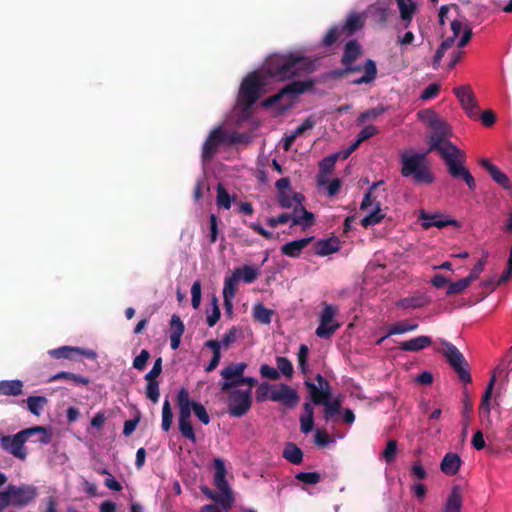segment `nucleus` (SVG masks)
<instances>
[{
	"instance_id": "obj_1",
	"label": "nucleus",
	"mask_w": 512,
	"mask_h": 512,
	"mask_svg": "<svg viewBox=\"0 0 512 512\" xmlns=\"http://www.w3.org/2000/svg\"><path fill=\"white\" fill-rule=\"evenodd\" d=\"M431 129L433 134L429 138L428 152L436 151L444 160L449 175L454 179H461L468 186L469 190L476 189V182L469 171L465 167L466 154L452 142L447 140L450 135V127L447 122L440 118H433Z\"/></svg>"
},
{
	"instance_id": "obj_2",
	"label": "nucleus",
	"mask_w": 512,
	"mask_h": 512,
	"mask_svg": "<svg viewBox=\"0 0 512 512\" xmlns=\"http://www.w3.org/2000/svg\"><path fill=\"white\" fill-rule=\"evenodd\" d=\"M314 70V63L303 56L271 55L265 63V72L271 78L285 81Z\"/></svg>"
},
{
	"instance_id": "obj_3",
	"label": "nucleus",
	"mask_w": 512,
	"mask_h": 512,
	"mask_svg": "<svg viewBox=\"0 0 512 512\" xmlns=\"http://www.w3.org/2000/svg\"><path fill=\"white\" fill-rule=\"evenodd\" d=\"M427 153L429 152L402 153L400 156L401 175L405 178H411L418 185L432 184L435 177L427 160Z\"/></svg>"
},
{
	"instance_id": "obj_4",
	"label": "nucleus",
	"mask_w": 512,
	"mask_h": 512,
	"mask_svg": "<svg viewBox=\"0 0 512 512\" xmlns=\"http://www.w3.org/2000/svg\"><path fill=\"white\" fill-rule=\"evenodd\" d=\"M38 435V442L48 444L51 441V433L43 426H35L24 429L13 436H2L1 446L14 457L24 460L27 451L24 447L25 442L32 436Z\"/></svg>"
},
{
	"instance_id": "obj_5",
	"label": "nucleus",
	"mask_w": 512,
	"mask_h": 512,
	"mask_svg": "<svg viewBox=\"0 0 512 512\" xmlns=\"http://www.w3.org/2000/svg\"><path fill=\"white\" fill-rule=\"evenodd\" d=\"M315 81L307 79L303 81H293L278 91L273 96L268 97L262 102L263 107L279 106L280 111L284 112L290 109L299 95L311 90Z\"/></svg>"
},
{
	"instance_id": "obj_6",
	"label": "nucleus",
	"mask_w": 512,
	"mask_h": 512,
	"mask_svg": "<svg viewBox=\"0 0 512 512\" xmlns=\"http://www.w3.org/2000/svg\"><path fill=\"white\" fill-rule=\"evenodd\" d=\"M37 489L33 485L20 486L10 484L6 491L0 493V512L8 506L24 507L37 496Z\"/></svg>"
},
{
	"instance_id": "obj_7",
	"label": "nucleus",
	"mask_w": 512,
	"mask_h": 512,
	"mask_svg": "<svg viewBox=\"0 0 512 512\" xmlns=\"http://www.w3.org/2000/svg\"><path fill=\"white\" fill-rule=\"evenodd\" d=\"M243 135L233 132L228 134L221 126L211 130L202 147V159L210 161L222 145H232L242 141Z\"/></svg>"
},
{
	"instance_id": "obj_8",
	"label": "nucleus",
	"mask_w": 512,
	"mask_h": 512,
	"mask_svg": "<svg viewBox=\"0 0 512 512\" xmlns=\"http://www.w3.org/2000/svg\"><path fill=\"white\" fill-rule=\"evenodd\" d=\"M198 402L190 399L187 389L181 388L177 394V406L179 408V431L181 435L192 441H196V436L190 421L191 412L194 410L195 404Z\"/></svg>"
},
{
	"instance_id": "obj_9",
	"label": "nucleus",
	"mask_w": 512,
	"mask_h": 512,
	"mask_svg": "<svg viewBox=\"0 0 512 512\" xmlns=\"http://www.w3.org/2000/svg\"><path fill=\"white\" fill-rule=\"evenodd\" d=\"M441 344L443 348L439 350V352L446 358L448 364L458 375L459 380L464 384L471 383L472 377L469 370V364L464 355L454 344L446 340H441Z\"/></svg>"
},
{
	"instance_id": "obj_10",
	"label": "nucleus",
	"mask_w": 512,
	"mask_h": 512,
	"mask_svg": "<svg viewBox=\"0 0 512 512\" xmlns=\"http://www.w3.org/2000/svg\"><path fill=\"white\" fill-rule=\"evenodd\" d=\"M226 404L228 412L232 417H242L252 406V395L250 389L241 390L233 388L228 390Z\"/></svg>"
},
{
	"instance_id": "obj_11",
	"label": "nucleus",
	"mask_w": 512,
	"mask_h": 512,
	"mask_svg": "<svg viewBox=\"0 0 512 512\" xmlns=\"http://www.w3.org/2000/svg\"><path fill=\"white\" fill-rule=\"evenodd\" d=\"M363 70V75L355 80H353L351 83L354 85H361V84H370L372 83L376 77H377V66L376 62L372 59H367L363 66L361 65H355L347 64L344 65L342 69L334 71V75L337 77H345L349 74L360 72Z\"/></svg>"
},
{
	"instance_id": "obj_12",
	"label": "nucleus",
	"mask_w": 512,
	"mask_h": 512,
	"mask_svg": "<svg viewBox=\"0 0 512 512\" xmlns=\"http://www.w3.org/2000/svg\"><path fill=\"white\" fill-rule=\"evenodd\" d=\"M263 82L256 73L249 74L241 83L239 98L244 107L250 108L260 97Z\"/></svg>"
},
{
	"instance_id": "obj_13",
	"label": "nucleus",
	"mask_w": 512,
	"mask_h": 512,
	"mask_svg": "<svg viewBox=\"0 0 512 512\" xmlns=\"http://www.w3.org/2000/svg\"><path fill=\"white\" fill-rule=\"evenodd\" d=\"M338 312V308L328 303H323V311L320 316V324L315 333L318 337L329 339L335 331L340 327V324L334 322V317Z\"/></svg>"
},
{
	"instance_id": "obj_14",
	"label": "nucleus",
	"mask_w": 512,
	"mask_h": 512,
	"mask_svg": "<svg viewBox=\"0 0 512 512\" xmlns=\"http://www.w3.org/2000/svg\"><path fill=\"white\" fill-rule=\"evenodd\" d=\"M315 380L317 384L308 380L304 383L309 392L310 400L314 405L325 404L328 398H332L331 385L321 374H317Z\"/></svg>"
},
{
	"instance_id": "obj_15",
	"label": "nucleus",
	"mask_w": 512,
	"mask_h": 512,
	"mask_svg": "<svg viewBox=\"0 0 512 512\" xmlns=\"http://www.w3.org/2000/svg\"><path fill=\"white\" fill-rule=\"evenodd\" d=\"M455 96L459 100L462 108L465 110L468 117L472 119L478 118V102L469 85H463L454 88Z\"/></svg>"
},
{
	"instance_id": "obj_16",
	"label": "nucleus",
	"mask_w": 512,
	"mask_h": 512,
	"mask_svg": "<svg viewBox=\"0 0 512 512\" xmlns=\"http://www.w3.org/2000/svg\"><path fill=\"white\" fill-rule=\"evenodd\" d=\"M269 398L281 402L287 408H294L299 402V395L287 384H280L279 389L271 391Z\"/></svg>"
},
{
	"instance_id": "obj_17",
	"label": "nucleus",
	"mask_w": 512,
	"mask_h": 512,
	"mask_svg": "<svg viewBox=\"0 0 512 512\" xmlns=\"http://www.w3.org/2000/svg\"><path fill=\"white\" fill-rule=\"evenodd\" d=\"M480 166L485 169L490 177L503 189H510L511 182L508 176L503 173L496 165L490 162L489 159L483 158L479 161Z\"/></svg>"
},
{
	"instance_id": "obj_18",
	"label": "nucleus",
	"mask_w": 512,
	"mask_h": 512,
	"mask_svg": "<svg viewBox=\"0 0 512 512\" xmlns=\"http://www.w3.org/2000/svg\"><path fill=\"white\" fill-rule=\"evenodd\" d=\"M48 354L55 359H69L74 360L77 358V356L80 355H87L91 356L94 355L93 352L86 353L84 350L78 347H71V346H62L56 349H51L48 351Z\"/></svg>"
},
{
	"instance_id": "obj_19",
	"label": "nucleus",
	"mask_w": 512,
	"mask_h": 512,
	"mask_svg": "<svg viewBox=\"0 0 512 512\" xmlns=\"http://www.w3.org/2000/svg\"><path fill=\"white\" fill-rule=\"evenodd\" d=\"M313 240L314 237L311 236L288 242L281 247V253L287 257L297 258Z\"/></svg>"
},
{
	"instance_id": "obj_20",
	"label": "nucleus",
	"mask_w": 512,
	"mask_h": 512,
	"mask_svg": "<svg viewBox=\"0 0 512 512\" xmlns=\"http://www.w3.org/2000/svg\"><path fill=\"white\" fill-rule=\"evenodd\" d=\"M184 331L185 326L181 318L176 314L172 315L170 320V346L173 350L179 348Z\"/></svg>"
},
{
	"instance_id": "obj_21",
	"label": "nucleus",
	"mask_w": 512,
	"mask_h": 512,
	"mask_svg": "<svg viewBox=\"0 0 512 512\" xmlns=\"http://www.w3.org/2000/svg\"><path fill=\"white\" fill-rule=\"evenodd\" d=\"M246 368L247 364L244 362L230 363L221 370L220 375L224 379L223 382H238L243 377Z\"/></svg>"
},
{
	"instance_id": "obj_22",
	"label": "nucleus",
	"mask_w": 512,
	"mask_h": 512,
	"mask_svg": "<svg viewBox=\"0 0 512 512\" xmlns=\"http://www.w3.org/2000/svg\"><path fill=\"white\" fill-rule=\"evenodd\" d=\"M431 344H432L431 337L421 335V336L412 338L410 340L401 342L399 348L402 351H406V352H418V351H421V350L429 347Z\"/></svg>"
},
{
	"instance_id": "obj_23",
	"label": "nucleus",
	"mask_w": 512,
	"mask_h": 512,
	"mask_svg": "<svg viewBox=\"0 0 512 512\" xmlns=\"http://www.w3.org/2000/svg\"><path fill=\"white\" fill-rule=\"evenodd\" d=\"M462 460L456 453H447L441 461V471L449 476H453L458 473L461 467Z\"/></svg>"
},
{
	"instance_id": "obj_24",
	"label": "nucleus",
	"mask_w": 512,
	"mask_h": 512,
	"mask_svg": "<svg viewBox=\"0 0 512 512\" xmlns=\"http://www.w3.org/2000/svg\"><path fill=\"white\" fill-rule=\"evenodd\" d=\"M339 240L336 237L321 239L314 245V253L317 256H327L339 250Z\"/></svg>"
},
{
	"instance_id": "obj_25",
	"label": "nucleus",
	"mask_w": 512,
	"mask_h": 512,
	"mask_svg": "<svg viewBox=\"0 0 512 512\" xmlns=\"http://www.w3.org/2000/svg\"><path fill=\"white\" fill-rule=\"evenodd\" d=\"M361 55V46L357 40H350L345 44L341 57V64L347 65L354 63Z\"/></svg>"
},
{
	"instance_id": "obj_26",
	"label": "nucleus",
	"mask_w": 512,
	"mask_h": 512,
	"mask_svg": "<svg viewBox=\"0 0 512 512\" xmlns=\"http://www.w3.org/2000/svg\"><path fill=\"white\" fill-rule=\"evenodd\" d=\"M23 382L19 379L0 381V395L19 396L23 393Z\"/></svg>"
},
{
	"instance_id": "obj_27",
	"label": "nucleus",
	"mask_w": 512,
	"mask_h": 512,
	"mask_svg": "<svg viewBox=\"0 0 512 512\" xmlns=\"http://www.w3.org/2000/svg\"><path fill=\"white\" fill-rule=\"evenodd\" d=\"M214 468H215V476H214V485L218 490H225L226 488H230L228 482L226 480V468L225 463L221 458L214 459Z\"/></svg>"
},
{
	"instance_id": "obj_28",
	"label": "nucleus",
	"mask_w": 512,
	"mask_h": 512,
	"mask_svg": "<svg viewBox=\"0 0 512 512\" xmlns=\"http://www.w3.org/2000/svg\"><path fill=\"white\" fill-rule=\"evenodd\" d=\"M364 25V20L361 15L354 12L349 14L345 23L340 25L345 33V37L352 36L357 30L361 29Z\"/></svg>"
},
{
	"instance_id": "obj_29",
	"label": "nucleus",
	"mask_w": 512,
	"mask_h": 512,
	"mask_svg": "<svg viewBox=\"0 0 512 512\" xmlns=\"http://www.w3.org/2000/svg\"><path fill=\"white\" fill-rule=\"evenodd\" d=\"M278 203L282 208H292L294 205H300L304 200V196L301 193H295L292 191H286L285 193H278Z\"/></svg>"
},
{
	"instance_id": "obj_30",
	"label": "nucleus",
	"mask_w": 512,
	"mask_h": 512,
	"mask_svg": "<svg viewBox=\"0 0 512 512\" xmlns=\"http://www.w3.org/2000/svg\"><path fill=\"white\" fill-rule=\"evenodd\" d=\"M430 303V299L424 295H417L412 297H406L400 299L396 306L403 308V309H409V308H422Z\"/></svg>"
},
{
	"instance_id": "obj_31",
	"label": "nucleus",
	"mask_w": 512,
	"mask_h": 512,
	"mask_svg": "<svg viewBox=\"0 0 512 512\" xmlns=\"http://www.w3.org/2000/svg\"><path fill=\"white\" fill-rule=\"evenodd\" d=\"M420 219L423 220L422 227L424 229H429L431 227L444 228L448 225H455L457 222L455 220H440L437 219L436 215H429L424 211L420 213Z\"/></svg>"
},
{
	"instance_id": "obj_32",
	"label": "nucleus",
	"mask_w": 512,
	"mask_h": 512,
	"mask_svg": "<svg viewBox=\"0 0 512 512\" xmlns=\"http://www.w3.org/2000/svg\"><path fill=\"white\" fill-rule=\"evenodd\" d=\"M61 379L69 380L74 385H77V386H86L90 383L89 378H87L85 376L75 374L72 372H65V371H61V372H58L57 374L53 375L50 378V381H57V380H61Z\"/></svg>"
},
{
	"instance_id": "obj_33",
	"label": "nucleus",
	"mask_w": 512,
	"mask_h": 512,
	"mask_svg": "<svg viewBox=\"0 0 512 512\" xmlns=\"http://www.w3.org/2000/svg\"><path fill=\"white\" fill-rule=\"evenodd\" d=\"M28 410L35 416H39L44 407L48 404V399L45 396H29L26 400Z\"/></svg>"
},
{
	"instance_id": "obj_34",
	"label": "nucleus",
	"mask_w": 512,
	"mask_h": 512,
	"mask_svg": "<svg viewBox=\"0 0 512 512\" xmlns=\"http://www.w3.org/2000/svg\"><path fill=\"white\" fill-rule=\"evenodd\" d=\"M238 280L242 279L245 283H253L258 275L259 270L249 265H244L241 268H237L233 272Z\"/></svg>"
},
{
	"instance_id": "obj_35",
	"label": "nucleus",
	"mask_w": 512,
	"mask_h": 512,
	"mask_svg": "<svg viewBox=\"0 0 512 512\" xmlns=\"http://www.w3.org/2000/svg\"><path fill=\"white\" fill-rule=\"evenodd\" d=\"M461 508L462 496L459 489L457 487H454L447 499L444 512H461Z\"/></svg>"
},
{
	"instance_id": "obj_36",
	"label": "nucleus",
	"mask_w": 512,
	"mask_h": 512,
	"mask_svg": "<svg viewBox=\"0 0 512 512\" xmlns=\"http://www.w3.org/2000/svg\"><path fill=\"white\" fill-rule=\"evenodd\" d=\"M322 406L324 407L323 418L327 422L337 416L341 410V403L338 399L331 400V398H328Z\"/></svg>"
},
{
	"instance_id": "obj_37",
	"label": "nucleus",
	"mask_w": 512,
	"mask_h": 512,
	"mask_svg": "<svg viewBox=\"0 0 512 512\" xmlns=\"http://www.w3.org/2000/svg\"><path fill=\"white\" fill-rule=\"evenodd\" d=\"M283 457L292 464L298 465L303 460V452L295 444L289 443L283 451Z\"/></svg>"
},
{
	"instance_id": "obj_38",
	"label": "nucleus",
	"mask_w": 512,
	"mask_h": 512,
	"mask_svg": "<svg viewBox=\"0 0 512 512\" xmlns=\"http://www.w3.org/2000/svg\"><path fill=\"white\" fill-rule=\"evenodd\" d=\"M342 37H345V33L342 30V27L340 25H334L325 34L322 40V46L330 47Z\"/></svg>"
},
{
	"instance_id": "obj_39",
	"label": "nucleus",
	"mask_w": 512,
	"mask_h": 512,
	"mask_svg": "<svg viewBox=\"0 0 512 512\" xmlns=\"http://www.w3.org/2000/svg\"><path fill=\"white\" fill-rule=\"evenodd\" d=\"M380 206V202H376L374 210L361 220L363 227L368 228L376 225L384 219L385 215L382 213Z\"/></svg>"
},
{
	"instance_id": "obj_40",
	"label": "nucleus",
	"mask_w": 512,
	"mask_h": 512,
	"mask_svg": "<svg viewBox=\"0 0 512 512\" xmlns=\"http://www.w3.org/2000/svg\"><path fill=\"white\" fill-rule=\"evenodd\" d=\"M496 382V376L493 375L482 395L481 403H480V413L485 412L486 414L490 413V401L493 393V388Z\"/></svg>"
},
{
	"instance_id": "obj_41",
	"label": "nucleus",
	"mask_w": 512,
	"mask_h": 512,
	"mask_svg": "<svg viewBox=\"0 0 512 512\" xmlns=\"http://www.w3.org/2000/svg\"><path fill=\"white\" fill-rule=\"evenodd\" d=\"M257 384V379L253 377H245L243 375L242 378L239 379L238 382H220L221 391H228L233 388H238L239 386L248 385L247 389H250L252 392V388Z\"/></svg>"
},
{
	"instance_id": "obj_42",
	"label": "nucleus",
	"mask_w": 512,
	"mask_h": 512,
	"mask_svg": "<svg viewBox=\"0 0 512 512\" xmlns=\"http://www.w3.org/2000/svg\"><path fill=\"white\" fill-rule=\"evenodd\" d=\"M387 110H388V107H386L382 104H379L374 108H371V109H368V110L362 112L358 117V122L364 123L368 120H375L376 118H378L379 116L384 114Z\"/></svg>"
},
{
	"instance_id": "obj_43",
	"label": "nucleus",
	"mask_w": 512,
	"mask_h": 512,
	"mask_svg": "<svg viewBox=\"0 0 512 512\" xmlns=\"http://www.w3.org/2000/svg\"><path fill=\"white\" fill-rule=\"evenodd\" d=\"M211 498L222 505L224 509H230L233 503V496L230 488H226L225 490H218L215 495H210Z\"/></svg>"
},
{
	"instance_id": "obj_44",
	"label": "nucleus",
	"mask_w": 512,
	"mask_h": 512,
	"mask_svg": "<svg viewBox=\"0 0 512 512\" xmlns=\"http://www.w3.org/2000/svg\"><path fill=\"white\" fill-rule=\"evenodd\" d=\"M147 384L145 388L146 397L153 403H157L160 398V389L158 380L145 379Z\"/></svg>"
},
{
	"instance_id": "obj_45",
	"label": "nucleus",
	"mask_w": 512,
	"mask_h": 512,
	"mask_svg": "<svg viewBox=\"0 0 512 512\" xmlns=\"http://www.w3.org/2000/svg\"><path fill=\"white\" fill-rule=\"evenodd\" d=\"M253 314L256 320L262 324H269L271 322L273 311L266 308L263 304H257L254 307Z\"/></svg>"
},
{
	"instance_id": "obj_46",
	"label": "nucleus",
	"mask_w": 512,
	"mask_h": 512,
	"mask_svg": "<svg viewBox=\"0 0 512 512\" xmlns=\"http://www.w3.org/2000/svg\"><path fill=\"white\" fill-rule=\"evenodd\" d=\"M173 420L172 407L169 400H165L162 407V424L163 431L168 432L171 428Z\"/></svg>"
},
{
	"instance_id": "obj_47",
	"label": "nucleus",
	"mask_w": 512,
	"mask_h": 512,
	"mask_svg": "<svg viewBox=\"0 0 512 512\" xmlns=\"http://www.w3.org/2000/svg\"><path fill=\"white\" fill-rule=\"evenodd\" d=\"M487 258H488V252L484 251L482 258L476 262L474 267L471 269L469 275L466 277L467 279H469L470 283L475 281L479 277V275L483 272L486 262H487Z\"/></svg>"
},
{
	"instance_id": "obj_48",
	"label": "nucleus",
	"mask_w": 512,
	"mask_h": 512,
	"mask_svg": "<svg viewBox=\"0 0 512 512\" xmlns=\"http://www.w3.org/2000/svg\"><path fill=\"white\" fill-rule=\"evenodd\" d=\"M470 284L471 283L469 282V279H467L466 277L462 278L456 282H452L448 285L446 295L451 296V295L460 294L463 291H465L470 286Z\"/></svg>"
},
{
	"instance_id": "obj_49",
	"label": "nucleus",
	"mask_w": 512,
	"mask_h": 512,
	"mask_svg": "<svg viewBox=\"0 0 512 512\" xmlns=\"http://www.w3.org/2000/svg\"><path fill=\"white\" fill-rule=\"evenodd\" d=\"M314 220V214L301 206L300 218L294 219V225H300L302 229H307L313 225Z\"/></svg>"
},
{
	"instance_id": "obj_50",
	"label": "nucleus",
	"mask_w": 512,
	"mask_h": 512,
	"mask_svg": "<svg viewBox=\"0 0 512 512\" xmlns=\"http://www.w3.org/2000/svg\"><path fill=\"white\" fill-rule=\"evenodd\" d=\"M396 455H397V441L390 439L387 442L386 447L381 454V458L384 459L387 464H391L395 460Z\"/></svg>"
},
{
	"instance_id": "obj_51",
	"label": "nucleus",
	"mask_w": 512,
	"mask_h": 512,
	"mask_svg": "<svg viewBox=\"0 0 512 512\" xmlns=\"http://www.w3.org/2000/svg\"><path fill=\"white\" fill-rule=\"evenodd\" d=\"M216 203L218 207L225 209H230L231 207V197L222 184H218L217 186Z\"/></svg>"
},
{
	"instance_id": "obj_52",
	"label": "nucleus",
	"mask_w": 512,
	"mask_h": 512,
	"mask_svg": "<svg viewBox=\"0 0 512 512\" xmlns=\"http://www.w3.org/2000/svg\"><path fill=\"white\" fill-rule=\"evenodd\" d=\"M418 328L417 323H398L390 327L387 336L404 334L406 332L414 331Z\"/></svg>"
},
{
	"instance_id": "obj_53",
	"label": "nucleus",
	"mask_w": 512,
	"mask_h": 512,
	"mask_svg": "<svg viewBox=\"0 0 512 512\" xmlns=\"http://www.w3.org/2000/svg\"><path fill=\"white\" fill-rule=\"evenodd\" d=\"M277 370L281 372L284 376L291 378L293 375V365L292 362L282 356H278L276 358Z\"/></svg>"
},
{
	"instance_id": "obj_54",
	"label": "nucleus",
	"mask_w": 512,
	"mask_h": 512,
	"mask_svg": "<svg viewBox=\"0 0 512 512\" xmlns=\"http://www.w3.org/2000/svg\"><path fill=\"white\" fill-rule=\"evenodd\" d=\"M238 281L239 280L236 278V275L234 274L225 279L223 287V297H235Z\"/></svg>"
},
{
	"instance_id": "obj_55",
	"label": "nucleus",
	"mask_w": 512,
	"mask_h": 512,
	"mask_svg": "<svg viewBox=\"0 0 512 512\" xmlns=\"http://www.w3.org/2000/svg\"><path fill=\"white\" fill-rule=\"evenodd\" d=\"M295 478L305 484L315 485L321 481V475L318 472H300Z\"/></svg>"
},
{
	"instance_id": "obj_56",
	"label": "nucleus",
	"mask_w": 512,
	"mask_h": 512,
	"mask_svg": "<svg viewBox=\"0 0 512 512\" xmlns=\"http://www.w3.org/2000/svg\"><path fill=\"white\" fill-rule=\"evenodd\" d=\"M383 183H384V181L381 180V181H378V182H375L372 184V186L370 187L368 192L364 195V198L361 202V205H360L361 210H366L367 208H369L372 205L375 206L377 201L375 198H372V191L379 185H382Z\"/></svg>"
},
{
	"instance_id": "obj_57",
	"label": "nucleus",
	"mask_w": 512,
	"mask_h": 512,
	"mask_svg": "<svg viewBox=\"0 0 512 512\" xmlns=\"http://www.w3.org/2000/svg\"><path fill=\"white\" fill-rule=\"evenodd\" d=\"M220 316H221V311L218 306V300L214 296L212 299V312H211V314L207 315V319H206L208 326L209 327L215 326V324L219 321Z\"/></svg>"
},
{
	"instance_id": "obj_58",
	"label": "nucleus",
	"mask_w": 512,
	"mask_h": 512,
	"mask_svg": "<svg viewBox=\"0 0 512 512\" xmlns=\"http://www.w3.org/2000/svg\"><path fill=\"white\" fill-rule=\"evenodd\" d=\"M400 17H407L409 18L410 15H414L417 9L416 3L413 1H404L397 3Z\"/></svg>"
},
{
	"instance_id": "obj_59",
	"label": "nucleus",
	"mask_w": 512,
	"mask_h": 512,
	"mask_svg": "<svg viewBox=\"0 0 512 512\" xmlns=\"http://www.w3.org/2000/svg\"><path fill=\"white\" fill-rule=\"evenodd\" d=\"M150 358V353L148 350L143 349L138 356H136L133 360V368L136 370L142 371Z\"/></svg>"
},
{
	"instance_id": "obj_60",
	"label": "nucleus",
	"mask_w": 512,
	"mask_h": 512,
	"mask_svg": "<svg viewBox=\"0 0 512 512\" xmlns=\"http://www.w3.org/2000/svg\"><path fill=\"white\" fill-rule=\"evenodd\" d=\"M334 440L325 430H316L314 435V443L319 447H325Z\"/></svg>"
},
{
	"instance_id": "obj_61",
	"label": "nucleus",
	"mask_w": 512,
	"mask_h": 512,
	"mask_svg": "<svg viewBox=\"0 0 512 512\" xmlns=\"http://www.w3.org/2000/svg\"><path fill=\"white\" fill-rule=\"evenodd\" d=\"M191 303L194 309H197L201 303V283L195 281L191 287Z\"/></svg>"
},
{
	"instance_id": "obj_62",
	"label": "nucleus",
	"mask_w": 512,
	"mask_h": 512,
	"mask_svg": "<svg viewBox=\"0 0 512 512\" xmlns=\"http://www.w3.org/2000/svg\"><path fill=\"white\" fill-rule=\"evenodd\" d=\"M378 133V129L374 125L365 126L357 135L358 143H362L363 141L373 137Z\"/></svg>"
},
{
	"instance_id": "obj_63",
	"label": "nucleus",
	"mask_w": 512,
	"mask_h": 512,
	"mask_svg": "<svg viewBox=\"0 0 512 512\" xmlns=\"http://www.w3.org/2000/svg\"><path fill=\"white\" fill-rule=\"evenodd\" d=\"M195 416L204 424L208 425L210 423V417L206 410V408L201 404L197 403L195 404L194 410H193Z\"/></svg>"
},
{
	"instance_id": "obj_64",
	"label": "nucleus",
	"mask_w": 512,
	"mask_h": 512,
	"mask_svg": "<svg viewBox=\"0 0 512 512\" xmlns=\"http://www.w3.org/2000/svg\"><path fill=\"white\" fill-rule=\"evenodd\" d=\"M440 91V85L437 83L429 84L421 93L420 99L429 100L438 95Z\"/></svg>"
}]
</instances>
